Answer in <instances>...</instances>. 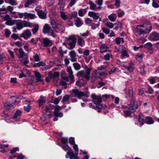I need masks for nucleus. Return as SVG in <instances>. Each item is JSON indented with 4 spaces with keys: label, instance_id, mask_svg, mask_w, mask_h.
Listing matches in <instances>:
<instances>
[{
    "label": "nucleus",
    "instance_id": "c85d7f7f",
    "mask_svg": "<svg viewBox=\"0 0 159 159\" xmlns=\"http://www.w3.org/2000/svg\"><path fill=\"white\" fill-rule=\"evenodd\" d=\"M50 41L48 38L43 39V44L45 47H47L50 46Z\"/></svg>",
    "mask_w": 159,
    "mask_h": 159
},
{
    "label": "nucleus",
    "instance_id": "ea45409f",
    "mask_svg": "<svg viewBox=\"0 0 159 159\" xmlns=\"http://www.w3.org/2000/svg\"><path fill=\"white\" fill-rule=\"evenodd\" d=\"M34 0H27L25 4V7H28L29 5L34 2Z\"/></svg>",
    "mask_w": 159,
    "mask_h": 159
},
{
    "label": "nucleus",
    "instance_id": "9d476101",
    "mask_svg": "<svg viewBox=\"0 0 159 159\" xmlns=\"http://www.w3.org/2000/svg\"><path fill=\"white\" fill-rule=\"evenodd\" d=\"M78 154H75L72 151H68L66 155V158H70V159H77V156Z\"/></svg>",
    "mask_w": 159,
    "mask_h": 159
},
{
    "label": "nucleus",
    "instance_id": "ddd939ff",
    "mask_svg": "<svg viewBox=\"0 0 159 159\" xmlns=\"http://www.w3.org/2000/svg\"><path fill=\"white\" fill-rule=\"evenodd\" d=\"M59 73L58 72H55L53 74H52V71H51L48 72V76L51 78L55 79L57 77H58L59 75Z\"/></svg>",
    "mask_w": 159,
    "mask_h": 159
},
{
    "label": "nucleus",
    "instance_id": "6ab92c4d",
    "mask_svg": "<svg viewBox=\"0 0 159 159\" xmlns=\"http://www.w3.org/2000/svg\"><path fill=\"white\" fill-rule=\"evenodd\" d=\"M70 59L71 61L72 62L75 61H77V58L75 57L76 56V54L75 51L74 50L71 51L70 53Z\"/></svg>",
    "mask_w": 159,
    "mask_h": 159
},
{
    "label": "nucleus",
    "instance_id": "bf43d9fd",
    "mask_svg": "<svg viewBox=\"0 0 159 159\" xmlns=\"http://www.w3.org/2000/svg\"><path fill=\"white\" fill-rule=\"evenodd\" d=\"M37 65L38 67H40L41 66H46V64L45 63L43 62V61H40L37 63Z\"/></svg>",
    "mask_w": 159,
    "mask_h": 159
},
{
    "label": "nucleus",
    "instance_id": "58836bf2",
    "mask_svg": "<svg viewBox=\"0 0 159 159\" xmlns=\"http://www.w3.org/2000/svg\"><path fill=\"white\" fill-rule=\"evenodd\" d=\"M19 53L20 55V58H22L24 56H25V53L24 52L22 49L20 48L19 49Z\"/></svg>",
    "mask_w": 159,
    "mask_h": 159
},
{
    "label": "nucleus",
    "instance_id": "864d4df0",
    "mask_svg": "<svg viewBox=\"0 0 159 159\" xmlns=\"http://www.w3.org/2000/svg\"><path fill=\"white\" fill-rule=\"evenodd\" d=\"M24 108L25 111L28 112L30 111V109H31V107L29 104L27 106H24Z\"/></svg>",
    "mask_w": 159,
    "mask_h": 159
},
{
    "label": "nucleus",
    "instance_id": "c9c22d12",
    "mask_svg": "<svg viewBox=\"0 0 159 159\" xmlns=\"http://www.w3.org/2000/svg\"><path fill=\"white\" fill-rule=\"evenodd\" d=\"M36 17V16L34 14L26 13V18L28 17L30 19H33L35 18Z\"/></svg>",
    "mask_w": 159,
    "mask_h": 159
},
{
    "label": "nucleus",
    "instance_id": "49530a36",
    "mask_svg": "<svg viewBox=\"0 0 159 159\" xmlns=\"http://www.w3.org/2000/svg\"><path fill=\"white\" fill-rule=\"evenodd\" d=\"M16 151H19V148L18 147L13 148L11 150L10 153L13 154L16 153Z\"/></svg>",
    "mask_w": 159,
    "mask_h": 159
},
{
    "label": "nucleus",
    "instance_id": "412c9836",
    "mask_svg": "<svg viewBox=\"0 0 159 159\" xmlns=\"http://www.w3.org/2000/svg\"><path fill=\"white\" fill-rule=\"evenodd\" d=\"M74 21L75 22V25L77 27H79L83 24V21L79 17H77V19Z\"/></svg>",
    "mask_w": 159,
    "mask_h": 159
},
{
    "label": "nucleus",
    "instance_id": "393cba45",
    "mask_svg": "<svg viewBox=\"0 0 159 159\" xmlns=\"http://www.w3.org/2000/svg\"><path fill=\"white\" fill-rule=\"evenodd\" d=\"M145 123L149 125L152 124L154 123V120L151 117L148 116H146Z\"/></svg>",
    "mask_w": 159,
    "mask_h": 159
},
{
    "label": "nucleus",
    "instance_id": "f3484780",
    "mask_svg": "<svg viewBox=\"0 0 159 159\" xmlns=\"http://www.w3.org/2000/svg\"><path fill=\"white\" fill-rule=\"evenodd\" d=\"M34 73L35 77L36 78L35 79L37 82H44L43 80L41 79V75L39 72L37 71H35Z\"/></svg>",
    "mask_w": 159,
    "mask_h": 159
},
{
    "label": "nucleus",
    "instance_id": "603ef678",
    "mask_svg": "<svg viewBox=\"0 0 159 159\" xmlns=\"http://www.w3.org/2000/svg\"><path fill=\"white\" fill-rule=\"evenodd\" d=\"M11 34V32L10 30L8 29H6L5 30V35L8 38L9 37Z\"/></svg>",
    "mask_w": 159,
    "mask_h": 159
},
{
    "label": "nucleus",
    "instance_id": "37998d69",
    "mask_svg": "<svg viewBox=\"0 0 159 159\" xmlns=\"http://www.w3.org/2000/svg\"><path fill=\"white\" fill-rule=\"evenodd\" d=\"M129 55L128 54L127 52L125 50H124L122 52V54L121 56V58H122L123 57H129Z\"/></svg>",
    "mask_w": 159,
    "mask_h": 159
},
{
    "label": "nucleus",
    "instance_id": "a19ab883",
    "mask_svg": "<svg viewBox=\"0 0 159 159\" xmlns=\"http://www.w3.org/2000/svg\"><path fill=\"white\" fill-rule=\"evenodd\" d=\"M39 28V26L38 25H36L32 29V30L34 34H35L38 31Z\"/></svg>",
    "mask_w": 159,
    "mask_h": 159
},
{
    "label": "nucleus",
    "instance_id": "2eb2a0df",
    "mask_svg": "<svg viewBox=\"0 0 159 159\" xmlns=\"http://www.w3.org/2000/svg\"><path fill=\"white\" fill-rule=\"evenodd\" d=\"M67 82V81H66L62 80L61 81H60V85L63 86L60 89V94L61 93L62 90L66 89L68 88L67 84L66 83Z\"/></svg>",
    "mask_w": 159,
    "mask_h": 159
},
{
    "label": "nucleus",
    "instance_id": "f257e3e1",
    "mask_svg": "<svg viewBox=\"0 0 159 159\" xmlns=\"http://www.w3.org/2000/svg\"><path fill=\"white\" fill-rule=\"evenodd\" d=\"M152 29V26L150 22L145 23L142 25L137 26L134 34L138 37L142 34L149 33Z\"/></svg>",
    "mask_w": 159,
    "mask_h": 159
},
{
    "label": "nucleus",
    "instance_id": "8fccbe9b",
    "mask_svg": "<svg viewBox=\"0 0 159 159\" xmlns=\"http://www.w3.org/2000/svg\"><path fill=\"white\" fill-rule=\"evenodd\" d=\"M69 78L71 80L70 82V84H71L72 83H73L74 82V77L73 74H69Z\"/></svg>",
    "mask_w": 159,
    "mask_h": 159
},
{
    "label": "nucleus",
    "instance_id": "cd10ccee",
    "mask_svg": "<svg viewBox=\"0 0 159 159\" xmlns=\"http://www.w3.org/2000/svg\"><path fill=\"white\" fill-rule=\"evenodd\" d=\"M16 28L18 30H20L23 28V23L21 20H20L19 22L16 23Z\"/></svg>",
    "mask_w": 159,
    "mask_h": 159
},
{
    "label": "nucleus",
    "instance_id": "2f4dec72",
    "mask_svg": "<svg viewBox=\"0 0 159 159\" xmlns=\"http://www.w3.org/2000/svg\"><path fill=\"white\" fill-rule=\"evenodd\" d=\"M107 75V73L104 72H97L96 73V76L95 77H98V76H105Z\"/></svg>",
    "mask_w": 159,
    "mask_h": 159
},
{
    "label": "nucleus",
    "instance_id": "5701e85b",
    "mask_svg": "<svg viewBox=\"0 0 159 159\" xmlns=\"http://www.w3.org/2000/svg\"><path fill=\"white\" fill-rule=\"evenodd\" d=\"M66 73L65 71L62 70L61 73V78L62 80H64L66 81H68V78L66 76Z\"/></svg>",
    "mask_w": 159,
    "mask_h": 159
},
{
    "label": "nucleus",
    "instance_id": "7ed1b4c3",
    "mask_svg": "<svg viewBox=\"0 0 159 159\" xmlns=\"http://www.w3.org/2000/svg\"><path fill=\"white\" fill-rule=\"evenodd\" d=\"M71 92L74 95V97L77 98L79 99H80L83 97H88V92H84L79 91L77 89H72Z\"/></svg>",
    "mask_w": 159,
    "mask_h": 159
},
{
    "label": "nucleus",
    "instance_id": "0eeeda50",
    "mask_svg": "<svg viewBox=\"0 0 159 159\" xmlns=\"http://www.w3.org/2000/svg\"><path fill=\"white\" fill-rule=\"evenodd\" d=\"M69 41V44L70 46L69 49L71 50L73 49L75 45L77 39L73 36H70L67 39Z\"/></svg>",
    "mask_w": 159,
    "mask_h": 159
},
{
    "label": "nucleus",
    "instance_id": "09e8293b",
    "mask_svg": "<svg viewBox=\"0 0 159 159\" xmlns=\"http://www.w3.org/2000/svg\"><path fill=\"white\" fill-rule=\"evenodd\" d=\"M106 25L110 29L113 28L114 26L113 24L109 22H107L106 24Z\"/></svg>",
    "mask_w": 159,
    "mask_h": 159
},
{
    "label": "nucleus",
    "instance_id": "6e6552de",
    "mask_svg": "<svg viewBox=\"0 0 159 159\" xmlns=\"http://www.w3.org/2000/svg\"><path fill=\"white\" fill-rule=\"evenodd\" d=\"M53 114L54 116L53 120L54 121L57 120L58 117L60 116V107L59 106H55Z\"/></svg>",
    "mask_w": 159,
    "mask_h": 159
},
{
    "label": "nucleus",
    "instance_id": "bb28decb",
    "mask_svg": "<svg viewBox=\"0 0 159 159\" xmlns=\"http://www.w3.org/2000/svg\"><path fill=\"white\" fill-rule=\"evenodd\" d=\"M70 98V96L69 95H65L63 98L61 102L63 104H65L66 102H68Z\"/></svg>",
    "mask_w": 159,
    "mask_h": 159
},
{
    "label": "nucleus",
    "instance_id": "9b49d317",
    "mask_svg": "<svg viewBox=\"0 0 159 159\" xmlns=\"http://www.w3.org/2000/svg\"><path fill=\"white\" fill-rule=\"evenodd\" d=\"M150 39L152 41H157L159 40V33L154 32L149 36Z\"/></svg>",
    "mask_w": 159,
    "mask_h": 159
},
{
    "label": "nucleus",
    "instance_id": "dca6fc26",
    "mask_svg": "<svg viewBox=\"0 0 159 159\" xmlns=\"http://www.w3.org/2000/svg\"><path fill=\"white\" fill-rule=\"evenodd\" d=\"M146 117L144 116L143 115H140L139 116V121L140 124L143 125L145 123Z\"/></svg>",
    "mask_w": 159,
    "mask_h": 159
},
{
    "label": "nucleus",
    "instance_id": "338daca9",
    "mask_svg": "<svg viewBox=\"0 0 159 159\" xmlns=\"http://www.w3.org/2000/svg\"><path fill=\"white\" fill-rule=\"evenodd\" d=\"M152 6L154 8H158L159 7V4L157 3L154 1H153Z\"/></svg>",
    "mask_w": 159,
    "mask_h": 159
},
{
    "label": "nucleus",
    "instance_id": "c756f323",
    "mask_svg": "<svg viewBox=\"0 0 159 159\" xmlns=\"http://www.w3.org/2000/svg\"><path fill=\"white\" fill-rule=\"evenodd\" d=\"M22 23H23V26L24 27H30L31 26V23L29 22V21L24 20L22 21Z\"/></svg>",
    "mask_w": 159,
    "mask_h": 159
},
{
    "label": "nucleus",
    "instance_id": "e2e57ef3",
    "mask_svg": "<svg viewBox=\"0 0 159 159\" xmlns=\"http://www.w3.org/2000/svg\"><path fill=\"white\" fill-rule=\"evenodd\" d=\"M92 20L89 18H87L85 20V22L87 24H89L91 23Z\"/></svg>",
    "mask_w": 159,
    "mask_h": 159
},
{
    "label": "nucleus",
    "instance_id": "423d86ee",
    "mask_svg": "<svg viewBox=\"0 0 159 159\" xmlns=\"http://www.w3.org/2000/svg\"><path fill=\"white\" fill-rule=\"evenodd\" d=\"M43 32L44 34L48 33L49 35L54 37L56 36L54 33L53 30L51 29V27L48 24H45L43 26Z\"/></svg>",
    "mask_w": 159,
    "mask_h": 159
},
{
    "label": "nucleus",
    "instance_id": "a211bd4d",
    "mask_svg": "<svg viewBox=\"0 0 159 159\" xmlns=\"http://www.w3.org/2000/svg\"><path fill=\"white\" fill-rule=\"evenodd\" d=\"M45 98L43 96H40L38 101L39 107H40L41 106L45 104L46 102Z\"/></svg>",
    "mask_w": 159,
    "mask_h": 159
},
{
    "label": "nucleus",
    "instance_id": "4be33fe9",
    "mask_svg": "<svg viewBox=\"0 0 159 159\" xmlns=\"http://www.w3.org/2000/svg\"><path fill=\"white\" fill-rule=\"evenodd\" d=\"M35 10L37 11V14L40 18L42 19H45L46 18V15L43 12L42 10L37 11L36 9H35Z\"/></svg>",
    "mask_w": 159,
    "mask_h": 159
},
{
    "label": "nucleus",
    "instance_id": "f03ea898",
    "mask_svg": "<svg viewBox=\"0 0 159 159\" xmlns=\"http://www.w3.org/2000/svg\"><path fill=\"white\" fill-rule=\"evenodd\" d=\"M91 97L93 98V102L96 105V106L93 105L92 103H91L89 104V107L90 108H92L97 111L98 112H100L102 111V108H107V106L105 105L103 106L102 104V98L99 97L97 96L95 94H93L91 95Z\"/></svg>",
    "mask_w": 159,
    "mask_h": 159
},
{
    "label": "nucleus",
    "instance_id": "7c9ffc66",
    "mask_svg": "<svg viewBox=\"0 0 159 159\" xmlns=\"http://www.w3.org/2000/svg\"><path fill=\"white\" fill-rule=\"evenodd\" d=\"M124 116H131V113L134 112V111H132L130 110H128L124 111Z\"/></svg>",
    "mask_w": 159,
    "mask_h": 159
},
{
    "label": "nucleus",
    "instance_id": "052dcab7",
    "mask_svg": "<svg viewBox=\"0 0 159 159\" xmlns=\"http://www.w3.org/2000/svg\"><path fill=\"white\" fill-rule=\"evenodd\" d=\"M34 58L35 61H39L40 60L39 57L37 53H36L34 57Z\"/></svg>",
    "mask_w": 159,
    "mask_h": 159
},
{
    "label": "nucleus",
    "instance_id": "a18cd8bd",
    "mask_svg": "<svg viewBox=\"0 0 159 159\" xmlns=\"http://www.w3.org/2000/svg\"><path fill=\"white\" fill-rule=\"evenodd\" d=\"M51 23L52 28L53 29L55 30V29L57 28V25L54 20L53 19L51 20Z\"/></svg>",
    "mask_w": 159,
    "mask_h": 159
},
{
    "label": "nucleus",
    "instance_id": "0e129e2a",
    "mask_svg": "<svg viewBox=\"0 0 159 159\" xmlns=\"http://www.w3.org/2000/svg\"><path fill=\"white\" fill-rule=\"evenodd\" d=\"M102 30L103 32L105 34H108L110 32V30L108 29H106L105 28H102Z\"/></svg>",
    "mask_w": 159,
    "mask_h": 159
},
{
    "label": "nucleus",
    "instance_id": "aec40b11",
    "mask_svg": "<svg viewBox=\"0 0 159 159\" xmlns=\"http://www.w3.org/2000/svg\"><path fill=\"white\" fill-rule=\"evenodd\" d=\"M100 48V53H103L107 51L108 48L106 45L103 44L101 45Z\"/></svg>",
    "mask_w": 159,
    "mask_h": 159
},
{
    "label": "nucleus",
    "instance_id": "e433bc0d",
    "mask_svg": "<svg viewBox=\"0 0 159 159\" xmlns=\"http://www.w3.org/2000/svg\"><path fill=\"white\" fill-rule=\"evenodd\" d=\"M73 66L76 70H79L81 68L80 65L78 63H75L73 64Z\"/></svg>",
    "mask_w": 159,
    "mask_h": 159
},
{
    "label": "nucleus",
    "instance_id": "473e14b6",
    "mask_svg": "<svg viewBox=\"0 0 159 159\" xmlns=\"http://www.w3.org/2000/svg\"><path fill=\"white\" fill-rule=\"evenodd\" d=\"M89 4L90 6V9L92 10H95V9L96 6L93 2L90 1L89 2Z\"/></svg>",
    "mask_w": 159,
    "mask_h": 159
},
{
    "label": "nucleus",
    "instance_id": "3c124183",
    "mask_svg": "<svg viewBox=\"0 0 159 159\" xmlns=\"http://www.w3.org/2000/svg\"><path fill=\"white\" fill-rule=\"evenodd\" d=\"M65 2L66 0H60V9L64 8Z\"/></svg>",
    "mask_w": 159,
    "mask_h": 159
},
{
    "label": "nucleus",
    "instance_id": "4468645a",
    "mask_svg": "<svg viewBox=\"0 0 159 159\" xmlns=\"http://www.w3.org/2000/svg\"><path fill=\"white\" fill-rule=\"evenodd\" d=\"M16 102V100H15L14 102L10 103L8 102H5L4 103V107L6 109L9 110L13 106V104H15Z\"/></svg>",
    "mask_w": 159,
    "mask_h": 159
},
{
    "label": "nucleus",
    "instance_id": "a878e982",
    "mask_svg": "<svg viewBox=\"0 0 159 159\" xmlns=\"http://www.w3.org/2000/svg\"><path fill=\"white\" fill-rule=\"evenodd\" d=\"M51 109V108L46 107V110H45L43 111V115L46 114L47 116H53V114H51L50 113L51 111H50Z\"/></svg>",
    "mask_w": 159,
    "mask_h": 159
},
{
    "label": "nucleus",
    "instance_id": "69168bd1",
    "mask_svg": "<svg viewBox=\"0 0 159 159\" xmlns=\"http://www.w3.org/2000/svg\"><path fill=\"white\" fill-rule=\"evenodd\" d=\"M148 80L151 84H154L156 81L153 78H149Z\"/></svg>",
    "mask_w": 159,
    "mask_h": 159
},
{
    "label": "nucleus",
    "instance_id": "4c0bfd02",
    "mask_svg": "<svg viewBox=\"0 0 159 159\" xmlns=\"http://www.w3.org/2000/svg\"><path fill=\"white\" fill-rule=\"evenodd\" d=\"M21 113V111L19 110H17L15 113L13 115V118H16L18 117V116L20 115Z\"/></svg>",
    "mask_w": 159,
    "mask_h": 159
},
{
    "label": "nucleus",
    "instance_id": "774afa93",
    "mask_svg": "<svg viewBox=\"0 0 159 159\" xmlns=\"http://www.w3.org/2000/svg\"><path fill=\"white\" fill-rule=\"evenodd\" d=\"M109 19L111 21H114L116 20V18L111 15H110L108 16Z\"/></svg>",
    "mask_w": 159,
    "mask_h": 159
},
{
    "label": "nucleus",
    "instance_id": "f8f14e48",
    "mask_svg": "<svg viewBox=\"0 0 159 159\" xmlns=\"http://www.w3.org/2000/svg\"><path fill=\"white\" fill-rule=\"evenodd\" d=\"M88 15L93 18L94 20H98L99 17V14L98 13L94 12L93 11H89L88 13Z\"/></svg>",
    "mask_w": 159,
    "mask_h": 159
},
{
    "label": "nucleus",
    "instance_id": "13d9d810",
    "mask_svg": "<svg viewBox=\"0 0 159 159\" xmlns=\"http://www.w3.org/2000/svg\"><path fill=\"white\" fill-rule=\"evenodd\" d=\"M77 16V13L76 12H73L71 14V15L70 16V19H71L72 18L77 19V18L78 17Z\"/></svg>",
    "mask_w": 159,
    "mask_h": 159
},
{
    "label": "nucleus",
    "instance_id": "f704fd0d",
    "mask_svg": "<svg viewBox=\"0 0 159 159\" xmlns=\"http://www.w3.org/2000/svg\"><path fill=\"white\" fill-rule=\"evenodd\" d=\"M60 15L62 19L64 20H66L68 19V17L64 12H60Z\"/></svg>",
    "mask_w": 159,
    "mask_h": 159
},
{
    "label": "nucleus",
    "instance_id": "b1692460",
    "mask_svg": "<svg viewBox=\"0 0 159 159\" xmlns=\"http://www.w3.org/2000/svg\"><path fill=\"white\" fill-rule=\"evenodd\" d=\"M133 65V64L132 63H130V65L129 66H123L125 69H126L129 71L132 72H133L134 70V69L132 67V66Z\"/></svg>",
    "mask_w": 159,
    "mask_h": 159
},
{
    "label": "nucleus",
    "instance_id": "c03bdc74",
    "mask_svg": "<svg viewBox=\"0 0 159 159\" xmlns=\"http://www.w3.org/2000/svg\"><path fill=\"white\" fill-rule=\"evenodd\" d=\"M62 148L65 151L67 150L68 151H70V148L67 144H65L64 145L61 146Z\"/></svg>",
    "mask_w": 159,
    "mask_h": 159
},
{
    "label": "nucleus",
    "instance_id": "de8ad7c7",
    "mask_svg": "<svg viewBox=\"0 0 159 159\" xmlns=\"http://www.w3.org/2000/svg\"><path fill=\"white\" fill-rule=\"evenodd\" d=\"M114 24L116 25V26H115L114 28L116 30H117L118 28H120L122 27V24L121 22H118L117 23L115 24Z\"/></svg>",
    "mask_w": 159,
    "mask_h": 159
},
{
    "label": "nucleus",
    "instance_id": "5fc2aeb1",
    "mask_svg": "<svg viewBox=\"0 0 159 159\" xmlns=\"http://www.w3.org/2000/svg\"><path fill=\"white\" fill-rule=\"evenodd\" d=\"M73 145V148L75 151V154H78V148L77 145L75 144Z\"/></svg>",
    "mask_w": 159,
    "mask_h": 159
},
{
    "label": "nucleus",
    "instance_id": "79ce46f5",
    "mask_svg": "<svg viewBox=\"0 0 159 159\" xmlns=\"http://www.w3.org/2000/svg\"><path fill=\"white\" fill-rule=\"evenodd\" d=\"M152 46V44L150 43H148L143 45V47L145 48H147L148 49L151 48Z\"/></svg>",
    "mask_w": 159,
    "mask_h": 159
},
{
    "label": "nucleus",
    "instance_id": "1a4fd4ad",
    "mask_svg": "<svg viewBox=\"0 0 159 159\" xmlns=\"http://www.w3.org/2000/svg\"><path fill=\"white\" fill-rule=\"evenodd\" d=\"M31 36V33L30 31L29 30H27L24 31V32L21 34L20 37H23L26 40H27Z\"/></svg>",
    "mask_w": 159,
    "mask_h": 159
},
{
    "label": "nucleus",
    "instance_id": "680f3d73",
    "mask_svg": "<svg viewBox=\"0 0 159 159\" xmlns=\"http://www.w3.org/2000/svg\"><path fill=\"white\" fill-rule=\"evenodd\" d=\"M26 13L27 12H25L24 13H18V14L19 15L20 18H22L24 16H25V19H26Z\"/></svg>",
    "mask_w": 159,
    "mask_h": 159
},
{
    "label": "nucleus",
    "instance_id": "20e7f679",
    "mask_svg": "<svg viewBox=\"0 0 159 159\" xmlns=\"http://www.w3.org/2000/svg\"><path fill=\"white\" fill-rule=\"evenodd\" d=\"M91 69L88 68L86 70V72L85 73L84 71H79L77 74V76L80 78L83 77L85 78L87 80H88L90 78V72Z\"/></svg>",
    "mask_w": 159,
    "mask_h": 159
},
{
    "label": "nucleus",
    "instance_id": "72a5a7b5",
    "mask_svg": "<svg viewBox=\"0 0 159 159\" xmlns=\"http://www.w3.org/2000/svg\"><path fill=\"white\" fill-rule=\"evenodd\" d=\"M77 43L79 45L82 47L84 44V41L82 39V38L80 37L78 39Z\"/></svg>",
    "mask_w": 159,
    "mask_h": 159
},
{
    "label": "nucleus",
    "instance_id": "6e6d98bb",
    "mask_svg": "<svg viewBox=\"0 0 159 159\" xmlns=\"http://www.w3.org/2000/svg\"><path fill=\"white\" fill-rule=\"evenodd\" d=\"M70 143L73 145L75 144V139L74 137H70L69 138Z\"/></svg>",
    "mask_w": 159,
    "mask_h": 159
},
{
    "label": "nucleus",
    "instance_id": "4d7b16f0",
    "mask_svg": "<svg viewBox=\"0 0 159 159\" xmlns=\"http://www.w3.org/2000/svg\"><path fill=\"white\" fill-rule=\"evenodd\" d=\"M120 0H115V5L116 6V8H118L120 7Z\"/></svg>",
    "mask_w": 159,
    "mask_h": 159
},
{
    "label": "nucleus",
    "instance_id": "39448f33",
    "mask_svg": "<svg viewBox=\"0 0 159 159\" xmlns=\"http://www.w3.org/2000/svg\"><path fill=\"white\" fill-rule=\"evenodd\" d=\"M128 105L129 106L128 110H130L132 111H135L139 107L137 102L135 98L132 99Z\"/></svg>",
    "mask_w": 159,
    "mask_h": 159
}]
</instances>
